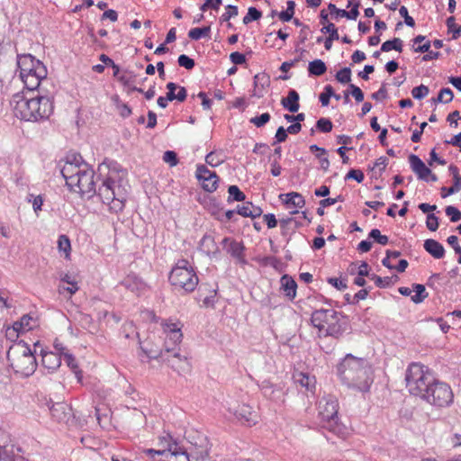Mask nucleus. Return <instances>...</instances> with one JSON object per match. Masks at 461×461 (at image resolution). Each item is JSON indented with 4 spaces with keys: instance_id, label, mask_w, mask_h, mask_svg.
<instances>
[{
    "instance_id": "f257e3e1",
    "label": "nucleus",
    "mask_w": 461,
    "mask_h": 461,
    "mask_svg": "<svg viewBox=\"0 0 461 461\" xmlns=\"http://www.w3.org/2000/svg\"><path fill=\"white\" fill-rule=\"evenodd\" d=\"M126 171L116 161L104 160L99 164L95 173L90 165H83V170L69 189L82 195L92 197L96 194L111 210L120 212L127 199L122 181Z\"/></svg>"
},
{
    "instance_id": "f03ea898",
    "label": "nucleus",
    "mask_w": 461,
    "mask_h": 461,
    "mask_svg": "<svg viewBox=\"0 0 461 461\" xmlns=\"http://www.w3.org/2000/svg\"><path fill=\"white\" fill-rule=\"evenodd\" d=\"M338 375L343 384L361 392H367L373 383V371L368 361L347 354L337 367Z\"/></svg>"
},
{
    "instance_id": "7ed1b4c3",
    "label": "nucleus",
    "mask_w": 461,
    "mask_h": 461,
    "mask_svg": "<svg viewBox=\"0 0 461 461\" xmlns=\"http://www.w3.org/2000/svg\"><path fill=\"white\" fill-rule=\"evenodd\" d=\"M15 105L14 115L21 120L38 122L48 119L53 113V97L43 95L40 92L35 96L27 97L23 95L14 96Z\"/></svg>"
},
{
    "instance_id": "20e7f679",
    "label": "nucleus",
    "mask_w": 461,
    "mask_h": 461,
    "mask_svg": "<svg viewBox=\"0 0 461 461\" xmlns=\"http://www.w3.org/2000/svg\"><path fill=\"white\" fill-rule=\"evenodd\" d=\"M311 322L320 331H324L325 336L339 338L346 331L348 318L342 312L330 309H319L312 312Z\"/></svg>"
},
{
    "instance_id": "39448f33",
    "label": "nucleus",
    "mask_w": 461,
    "mask_h": 461,
    "mask_svg": "<svg viewBox=\"0 0 461 461\" xmlns=\"http://www.w3.org/2000/svg\"><path fill=\"white\" fill-rule=\"evenodd\" d=\"M6 357L13 370L23 376L32 375L37 368L36 357L23 340L13 344Z\"/></svg>"
},
{
    "instance_id": "423d86ee",
    "label": "nucleus",
    "mask_w": 461,
    "mask_h": 461,
    "mask_svg": "<svg viewBox=\"0 0 461 461\" xmlns=\"http://www.w3.org/2000/svg\"><path fill=\"white\" fill-rule=\"evenodd\" d=\"M435 379L429 367L420 363H411L405 373L406 387L409 393L421 399Z\"/></svg>"
},
{
    "instance_id": "0eeeda50",
    "label": "nucleus",
    "mask_w": 461,
    "mask_h": 461,
    "mask_svg": "<svg viewBox=\"0 0 461 461\" xmlns=\"http://www.w3.org/2000/svg\"><path fill=\"white\" fill-rule=\"evenodd\" d=\"M338 411L339 403L334 396L328 395L320 400L319 417L321 426L335 435L343 437L346 428L339 422Z\"/></svg>"
},
{
    "instance_id": "6e6552de",
    "label": "nucleus",
    "mask_w": 461,
    "mask_h": 461,
    "mask_svg": "<svg viewBox=\"0 0 461 461\" xmlns=\"http://www.w3.org/2000/svg\"><path fill=\"white\" fill-rule=\"evenodd\" d=\"M170 284L185 292H193L198 285V276L189 262L180 259L171 270L168 276Z\"/></svg>"
},
{
    "instance_id": "1a4fd4ad",
    "label": "nucleus",
    "mask_w": 461,
    "mask_h": 461,
    "mask_svg": "<svg viewBox=\"0 0 461 461\" xmlns=\"http://www.w3.org/2000/svg\"><path fill=\"white\" fill-rule=\"evenodd\" d=\"M422 399L431 405L445 408L452 404L454 393L448 384L435 379Z\"/></svg>"
},
{
    "instance_id": "9d476101",
    "label": "nucleus",
    "mask_w": 461,
    "mask_h": 461,
    "mask_svg": "<svg viewBox=\"0 0 461 461\" xmlns=\"http://www.w3.org/2000/svg\"><path fill=\"white\" fill-rule=\"evenodd\" d=\"M228 411L242 425L251 427L258 421V413L249 404L241 403L228 408Z\"/></svg>"
},
{
    "instance_id": "9b49d317",
    "label": "nucleus",
    "mask_w": 461,
    "mask_h": 461,
    "mask_svg": "<svg viewBox=\"0 0 461 461\" xmlns=\"http://www.w3.org/2000/svg\"><path fill=\"white\" fill-rule=\"evenodd\" d=\"M190 442L187 461H209L208 442L205 437L198 436L197 441Z\"/></svg>"
},
{
    "instance_id": "f8f14e48",
    "label": "nucleus",
    "mask_w": 461,
    "mask_h": 461,
    "mask_svg": "<svg viewBox=\"0 0 461 461\" xmlns=\"http://www.w3.org/2000/svg\"><path fill=\"white\" fill-rule=\"evenodd\" d=\"M47 74L46 67L38 65V68L33 70L32 76L26 73L20 75V77L28 90L34 91L39 88L41 82L47 78Z\"/></svg>"
},
{
    "instance_id": "ddd939ff",
    "label": "nucleus",
    "mask_w": 461,
    "mask_h": 461,
    "mask_svg": "<svg viewBox=\"0 0 461 461\" xmlns=\"http://www.w3.org/2000/svg\"><path fill=\"white\" fill-rule=\"evenodd\" d=\"M50 402L51 405L48 402L50 412L52 419L57 422L67 423L73 417L72 409L68 403L64 402Z\"/></svg>"
},
{
    "instance_id": "4468645a",
    "label": "nucleus",
    "mask_w": 461,
    "mask_h": 461,
    "mask_svg": "<svg viewBox=\"0 0 461 461\" xmlns=\"http://www.w3.org/2000/svg\"><path fill=\"white\" fill-rule=\"evenodd\" d=\"M163 361L177 372L179 375L188 374L191 372V364L186 357H181L179 353L175 352L172 356L163 358Z\"/></svg>"
},
{
    "instance_id": "2eb2a0df",
    "label": "nucleus",
    "mask_w": 461,
    "mask_h": 461,
    "mask_svg": "<svg viewBox=\"0 0 461 461\" xmlns=\"http://www.w3.org/2000/svg\"><path fill=\"white\" fill-rule=\"evenodd\" d=\"M409 163L411 170L417 175L419 179L429 181V175H431V170L425 165L419 156L411 154L409 156Z\"/></svg>"
},
{
    "instance_id": "dca6fc26",
    "label": "nucleus",
    "mask_w": 461,
    "mask_h": 461,
    "mask_svg": "<svg viewBox=\"0 0 461 461\" xmlns=\"http://www.w3.org/2000/svg\"><path fill=\"white\" fill-rule=\"evenodd\" d=\"M38 65L44 66L41 61L36 59L35 57L31 54L17 56V66L20 70V75L30 73V71L36 69V68H38Z\"/></svg>"
},
{
    "instance_id": "f3484780",
    "label": "nucleus",
    "mask_w": 461,
    "mask_h": 461,
    "mask_svg": "<svg viewBox=\"0 0 461 461\" xmlns=\"http://www.w3.org/2000/svg\"><path fill=\"white\" fill-rule=\"evenodd\" d=\"M221 244L226 248L227 253H229L231 257L237 258L239 261L245 263V247L242 244V242H238L233 239L226 237L222 240Z\"/></svg>"
},
{
    "instance_id": "a211bd4d",
    "label": "nucleus",
    "mask_w": 461,
    "mask_h": 461,
    "mask_svg": "<svg viewBox=\"0 0 461 461\" xmlns=\"http://www.w3.org/2000/svg\"><path fill=\"white\" fill-rule=\"evenodd\" d=\"M120 285L136 294L141 293L146 288L145 283L135 274H129L121 281Z\"/></svg>"
},
{
    "instance_id": "6ab92c4d",
    "label": "nucleus",
    "mask_w": 461,
    "mask_h": 461,
    "mask_svg": "<svg viewBox=\"0 0 461 461\" xmlns=\"http://www.w3.org/2000/svg\"><path fill=\"white\" fill-rule=\"evenodd\" d=\"M83 167L77 166V164L65 163L61 168V175L66 180V185L69 187L75 185V180L78 177L82 172Z\"/></svg>"
},
{
    "instance_id": "aec40b11",
    "label": "nucleus",
    "mask_w": 461,
    "mask_h": 461,
    "mask_svg": "<svg viewBox=\"0 0 461 461\" xmlns=\"http://www.w3.org/2000/svg\"><path fill=\"white\" fill-rule=\"evenodd\" d=\"M424 249L434 258L440 259L445 256V249L441 243L433 239H428L423 244Z\"/></svg>"
},
{
    "instance_id": "412c9836",
    "label": "nucleus",
    "mask_w": 461,
    "mask_h": 461,
    "mask_svg": "<svg viewBox=\"0 0 461 461\" xmlns=\"http://www.w3.org/2000/svg\"><path fill=\"white\" fill-rule=\"evenodd\" d=\"M299 99V94L295 90L291 89L288 92L287 97L282 98L281 104L288 112L297 113L300 108Z\"/></svg>"
},
{
    "instance_id": "4be33fe9",
    "label": "nucleus",
    "mask_w": 461,
    "mask_h": 461,
    "mask_svg": "<svg viewBox=\"0 0 461 461\" xmlns=\"http://www.w3.org/2000/svg\"><path fill=\"white\" fill-rule=\"evenodd\" d=\"M42 366L53 372L61 365V357L54 352H41Z\"/></svg>"
},
{
    "instance_id": "5701e85b",
    "label": "nucleus",
    "mask_w": 461,
    "mask_h": 461,
    "mask_svg": "<svg viewBox=\"0 0 461 461\" xmlns=\"http://www.w3.org/2000/svg\"><path fill=\"white\" fill-rule=\"evenodd\" d=\"M281 287L284 290L285 296L293 301L296 297L297 284L294 279L289 275H284L281 279Z\"/></svg>"
},
{
    "instance_id": "b1692460",
    "label": "nucleus",
    "mask_w": 461,
    "mask_h": 461,
    "mask_svg": "<svg viewBox=\"0 0 461 461\" xmlns=\"http://www.w3.org/2000/svg\"><path fill=\"white\" fill-rule=\"evenodd\" d=\"M237 213L243 217L258 218L262 214V209L253 205L251 202H247L243 205L237 206Z\"/></svg>"
},
{
    "instance_id": "393cba45",
    "label": "nucleus",
    "mask_w": 461,
    "mask_h": 461,
    "mask_svg": "<svg viewBox=\"0 0 461 461\" xmlns=\"http://www.w3.org/2000/svg\"><path fill=\"white\" fill-rule=\"evenodd\" d=\"M79 325L91 334H96L99 330L98 324L94 321L92 316L87 313L79 312L77 318Z\"/></svg>"
},
{
    "instance_id": "a878e982",
    "label": "nucleus",
    "mask_w": 461,
    "mask_h": 461,
    "mask_svg": "<svg viewBox=\"0 0 461 461\" xmlns=\"http://www.w3.org/2000/svg\"><path fill=\"white\" fill-rule=\"evenodd\" d=\"M285 196V200H284V203L288 207H295V208H303L305 205V199L304 197L296 192H291L288 194H282L279 195L281 199Z\"/></svg>"
},
{
    "instance_id": "bb28decb",
    "label": "nucleus",
    "mask_w": 461,
    "mask_h": 461,
    "mask_svg": "<svg viewBox=\"0 0 461 461\" xmlns=\"http://www.w3.org/2000/svg\"><path fill=\"white\" fill-rule=\"evenodd\" d=\"M294 381L305 387L308 391L315 388V378L304 373H298L294 376Z\"/></svg>"
},
{
    "instance_id": "cd10ccee",
    "label": "nucleus",
    "mask_w": 461,
    "mask_h": 461,
    "mask_svg": "<svg viewBox=\"0 0 461 461\" xmlns=\"http://www.w3.org/2000/svg\"><path fill=\"white\" fill-rule=\"evenodd\" d=\"M183 334L181 330H175L167 334L165 339V350L167 352H173L174 347H168V343H172V346H177L182 341Z\"/></svg>"
},
{
    "instance_id": "c85d7f7f",
    "label": "nucleus",
    "mask_w": 461,
    "mask_h": 461,
    "mask_svg": "<svg viewBox=\"0 0 461 461\" xmlns=\"http://www.w3.org/2000/svg\"><path fill=\"white\" fill-rule=\"evenodd\" d=\"M308 71L310 75L320 77L327 71V66L321 59H314L309 63Z\"/></svg>"
},
{
    "instance_id": "c756f323",
    "label": "nucleus",
    "mask_w": 461,
    "mask_h": 461,
    "mask_svg": "<svg viewBox=\"0 0 461 461\" xmlns=\"http://www.w3.org/2000/svg\"><path fill=\"white\" fill-rule=\"evenodd\" d=\"M403 41L400 38H393V40H388L384 41L381 46V50L383 52H388L393 50L402 52V51Z\"/></svg>"
},
{
    "instance_id": "7c9ffc66",
    "label": "nucleus",
    "mask_w": 461,
    "mask_h": 461,
    "mask_svg": "<svg viewBox=\"0 0 461 461\" xmlns=\"http://www.w3.org/2000/svg\"><path fill=\"white\" fill-rule=\"evenodd\" d=\"M15 449L18 452H22L21 447H15L14 445L5 447L0 446V461H14Z\"/></svg>"
},
{
    "instance_id": "2f4dec72",
    "label": "nucleus",
    "mask_w": 461,
    "mask_h": 461,
    "mask_svg": "<svg viewBox=\"0 0 461 461\" xmlns=\"http://www.w3.org/2000/svg\"><path fill=\"white\" fill-rule=\"evenodd\" d=\"M412 288L413 291L415 292V294L411 297V300L414 303H420L428 297V293H426V289L423 285L413 284Z\"/></svg>"
},
{
    "instance_id": "473e14b6",
    "label": "nucleus",
    "mask_w": 461,
    "mask_h": 461,
    "mask_svg": "<svg viewBox=\"0 0 461 461\" xmlns=\"http://www.w3.org/2000/svg\"><path fill=\"white\" fill-rule=\"evenodd\" d=\"M210 32H211L210 26L195 27L189 31L188 37L191 40L198 41L202 38L209 37Z\"/></svg>"
},
{
    "instance_id": "72a5a7b5",
    "label": "nucleus",
    "mask_w": 461,
    "mask_h": 461,
    "mask_svg": "<svg viewBox=\"0 0 461 461\" xmlns=\"http://www.w3.org/2000/svg\"><path fill=\"white\" fill-rule=\"evenodd\" d=\"M229 196L227 199L228 203H231L233 201L236 202H243L246 199L245 194L240 191L239 186L232 185L228 188Z\"/></svg>"
},
{
    "instance_id": "f704fd0d",
    "label": "nucleus",
    "mask_w": 461,
    "mask_h": 461,
    "mask_svg": "<svg viewBox=\"0 0 461 461\" xmlns=\"http://www.w3.org/2000/svg\"><path fill=\"white\" fill-rule=\"evenodd\" d=\"M32 321H34L33 318L25 314L20 319V321H15L14 325L15 326V329H18L21 332H24L31 330L33 328Z\"/></svg>"
},
{
    "instance_id": "c9c22d12",
    "label": "nucleus",
    "mask_w": 461,
    "mask_h": 461,
    "mask_svg": "<svg viewBox=\"0 0 461 461\" xmlns=\"http://www.w3.org/2000/svg\"><path fill=\"white\" fill-rule=\"evenodd\" d=\"M448 170L453 176V185L450 191H456L458 193L461 190V176L459 175V169L456 165L451 164L448 167Z\"/></svg>"
},
{
    "instance_id": "e433bc0d",
    "label": "nucleus",
    "mask_w": 461,
    "mask_h": 461,
    "mask_svg": "<svg viewBox=\"0 0 461 461\" xmlns=\"http://www.w3.org/2000/svg\"><path fill=\"white\" fill-rule=\"evenodd\" d=\"M454 95L449 87L442 88L436 98H432V102L447 104L453 100Z\"/></svg>"
},
{
    "instance_id": "4c0bfd02",
    "label": "nucleus",
    "mask_w": 461,
    "mask_h": 461,
    "mask_svg": "<svg viewBox=\"0 0 461 461\" xmlns=\"http://www.w3.org/2000/svg\"><path fill=\"white\" fill-rule=\"evenodd\" d=\"M64 361L67 366L75 373L77 379H81V370L78 367L76 358L70 353H64Z\"/></svg>"
},
{
    "instance_id": "58836bf2",
    "label": "nucleus",
    "mask_w": 461,
    "mask_h": 461,
    "mask_svg": "<svg viewBox=\"0 0 461 461\" xmlns=\"http://www.w3.org/2000/svg\"><path fill=\"white\" fill-rule=\"evenodd\" d=\"M167 452H169L171 456H175L183 455L187 459L189 447L186 448V447H181L176 441H174L172 443H168L167 453Z\"/></svg>"
},
{
    "instance_id": "ea45409f",
    "label": "nucleus",
    "mask_w": 461,
    "mask_h": 461,
    "mask_svg": "<svg viewBox=\"0 0 461 461\" xmlns=\"http://www.w3.org/2000/svg\"><path fill=\"white\" fill-rule=\"evenodd\" d=\"M287 8L278 14V17L283 22H289L293 19L294 14L295 3L293 0H289L286 3Z\"/></svg>"
},
{
    "instance_id": "a19ab883",
    "label": "nucleus",
    "mask_w": 461,
    "mask_h": 461,
    "mask_svg": "<svg viewBox=\"0 0 461 461\" xmlns=\"http://www.w3.org/2000/svg\"><path fill=\"white\" fill-rule=\"evenodd\" d=\"M195 176L201 183L203 180H206L208 177H216V173L211 171L204 165H198L195 172Z\"/></svg>"
},
{
    "instance_id": "79ce46f5",
    "label": "nucleus",
    "mask_w": 461,
    "mask_h": 461,
    "mask_svg": "<svg viewBox=\"0 0 461 461\" xmlns=\"http://www.w3.org/2000/svg\"><path fill=\"white\" fill-rule=\"evenodd\" d=\"M262 17V12L258 10L256 7L250 6L248 9L247 14L243 17V23L249 24L253 21H258Z\"/></svg>"
},
{
    "instance_id": "37998d69",
    "label": "nucleus",
    "mask_w": 461,
    "mask_h": 461,
    "mask_svg": "<svg viewBox=\"0 0 461 461\" xmlns=\"http://www.w3.org/2000/svg\"><path fill=\"white\" fill-rule=\"evenodd\" d=\"M58 248L59 251H63L65 253V258H68L69 257V253L71 250V244L68 237L67 235H60L58 240Z\"/></svg>"
},
{
    "instance_id": "c03bdc74",
    "label": "nucleus",
    "mask_w": 461,
    "mask_h": 461,
    "mask_svg": "<svg viewBox=\"0 0 461 461\" xmlns=\"http://www.w3.org/2000/svg\"><path fill=\"white\" fill-rule=\"evenodd\" d=\"M335 78L340 84H348L351 81V69L350 68H343L337 72Z\"/></svg>"
},
{
    "instance_id": "a18cd8bd",
    "label": "nucleus",
    "mask_w": 461,
    "mask_h": 461,
    "mask_svg": "<svg viewBox=\"0 0 461 461\" xmlns=\"http://www.w3.org/2000/svg\"><path fill=\"white\" fill-rule=\"evenodd\" d=\"M218 182H219V177L216 175V177H212V176L208 177V178H206V180H203L201 182V184H202V187L203 188V190H205L206 192H209V193H212L217 189Z\"/></svg>"
},
{
    "instance_id": "49530a36",
    "label": "nucleus",
    "mask_w": 461,
    "mask_h": 461,
    "mask_svg": "<svg viewBox=\"0 0 461 461\" xmlns=\"http://www.w3.org/2000/svg\"><path fill=\"white\" fill-rule=\"evenodd\" d=\"M368 238L373 239L375 242L380 245H386L389 241V239L386 235H382L378 229H373L368 233Z\"/></svg>"
},
{
    "instance_id": "de8ad7c7",
    "label": "nucleus",
    "mask_w": 461,
    "mask_h": 461,
    "mask_svg": "<svg viewBox=\"0 0 461 461\" xmlns=\"http://www.w3.org/2000/svg\"><path fill=\"white\" fill-rule=\"evenodd\" d=\"M334 95V89L330 85H327L324 87V91L320 95L319 99L322 106H328L330 99Z\"/></svg>"
},
{
    "instance_id": "09e8293b",
    "label": "nucleus",
    "mask_w": 461,
    "mask_h": 461,
    "mask_svg": "<svg viewBox=\"0 0 461 461\" xmlns=\"http://www.w3.org/2000/svg\"><path fill=\"white\" fill-rule=\"evenodd\" d=\"M333 124L328 118H321L316 122V128L318 131L323 133H328L332 131Z\"/></svg>"
},
{
    "instance_id": "8fccbe9b",
    "label": "nucleus",
    "mask_w": 461,
    "mask_h": 461,
    "mask_svg": "<svg viewBox=\"0 0 461 461\" xmlns=\"http://www.w3.org/2000/svg\"><path fill=\"white\" fill-rule=\"evenodd\" d=\"M114 102L116 108L122 117L126 118L131 114V107L127 104L122 103L118 96L114 98Z\"/></svg>"
},
{
    "instance_id": "3c124183",
    "label": "nucleus",
    "mask_w": 461,
    "mask_h": 461,
    "mask_svg": "<svg viewBox=\"0 0 461 461\" xmlns=\"http://www.w3.org/2000/svg\"><path fill=\"white\" fill-rule=\"evenodd\" d=\"M178 65L185 69L191 70L194 68L195 62L185 54H181L177 59Z\"/></svg>"
},
{
    "instance_id": "603ef678",
    "label": "nucleus",
    "mask_w": 461,
    "mask_h": 461,
    "mask_svg": "<svg viewBox=\"0 0 461 461\" xmlns=\"http://www.w3.org/2000/svg\"><path fill=\"white\" fill-rule=\"evenodd\" d=\"M429 89L427 86L420 85L412 88L411 95L414 99L420 100L429 95Z\"/></svg>"
},
{
    "instance_id": "864d4df0",
    "label": "nucleus",
    "mask_w": 461,
    "mask_h": 461,
    "mask_svg": "<svg viewBox=\"0 0 461 461\" xmlns=\"http://www.w3.org/2000/svg\"><path fill=\"white\" fill-rule=\"evenodd\" d=\"M270 114L268 113H264L259 116H255L250 119V122L253 123L256 127L260 128L263 127L270 121Z\"/></svg>"
},
{
    "instance_id": "5fc2aeb1",
    "label": "nucleus",
    "mask_w": 461,
    "mask_h": 461,
    "mask_svg": "<svg viewBox=\"0 0 461 461\" xmlns=\"http://www.w3.org/2000/svg\"><path fill=\"white\" fill-rule=\"evenodd\" d=\"M445 212L450 217L452 222H457L461 220V212L456 207L448 205L446 207Z\"/></svg>"
},
{
    "instance_id": "6e6d98bb",
    "label": "nucleus",
    "mask_w": 461,
    "mask_h": 461,
    "mask_svg": "<svg viewBox=\"0 0 461 461\" xmlns=\"http://www.w3.org/2000/svg\"><path fill=\"white\" fill-rule=\"evenodd\" d=\"M370 279L373 280L375 285L379 288L390 287L391 279H389L387 276L381 277L375 274H372Z\"/></svg>"
},
{
    "instance_id": "4d7b16f0",
    "label": "nucleus",
    "mask_w": 461,
    "mask_h": 461,
    "mask_svg": "<svg viewBox=\"0 0 461 461\" xmlns=\"http://www.w3.org/2000/svg\"><path fill=\"white\" fill-rule=\"evenodd\" d=\"M205 162L211 167H215L223 162V158H220L215 152L212 151L206 155Z\"/></svg>"
},
{
    "instance_id": "13d9d810",
    "label": "nucleus",
    "mask_w": 461,
    "mask_h": 461,
    "mask_svg": "<svg viewBox=\"0 0 461 461\" xmlns=\"http://www.w3.org/2000/svg\"><path fill=\"white\" fill-rule=\"evenodd\" d=\"M321 32L322 33H329V37H330L331 39H336V40L339 39V36L338 33V29L335 27L334 23H328L326 25H324L321 29Z\"/></svg>"
},
{
    "instance_id": "bf43d9fd",
    "label": "nucleus",
    "mask_w": 461,
    "mask_h": 461,
    "mask_svg": "<svg viewBox=\"0 0 461 461\" xmlns=\"http://www.w3.org/2000/svg\"><path fill=\"white\" fill-rule=\"evenodd\" d=\"M135 75L126 76L125 74L120 75L118 77V81L125 87H128V93H131V88L134 83Z\"/></svg>"
},
{
    "instance_id": "052dcab7",
    "label": "nucleus",
    "mask_w": 461,
    "mask_h": 461,
    "mask_svg": "<svg viewBox=\"0 0 461 461\" xmlns=\"http://www.w3.org/2000/svg\"><path fill=\"white\" fill-rule=\"evenodd\" d=\"M226 8L227 12H225L221 17L222 22H229L230 18L237 16L239 14L238 7L236 5H228Z\"/></svg>"
},
{
    "instance_id": "680f3d73",
    "label": "nucleus",
    "mask_w": 461,
    "mask_h": 461,
    "mask_svg": "<svg viewBox=\"0 0 461 461\" xmlns=\"http://www.w3.org/2000/svg\"><path fill=\"white\" fill-rule=\"evenodd\" d=\"M438 218L434 213L427 215L426 226L430 231H436L438 229Z\"/></svg>"
},
{
    "instance_id": "e2e57ef3",
    "label": "nucleus",
    "mask_w": 461,
    "mask_h": 461,
    "mask_svg": "<svg viewBox=\"0 0 461 461\" xmlns=\"http://www.w3.org/2000/svg\"><path fill=\"white\" fill-rule=\"evenodd\" d=\"M365 178L364 173L360 169H350L345 176V179H354L357 183H362Z\"/></svg>"
},
{
    "instance_id": "0e129e2a",
    "label": "nucleus",
    "mask_w": 461,
    "mask_h": 461,
    "mask_svg": "<svg viewBox=\"0 0 461 461\" xmlns=\"http://www.w3.org/2000/svg\"><path fill=\"white\" fill-rule=\"evenodd\" d=\"M235 213H237V209L228 210L227 212L221 215H216V212H212V215L221 222H227L232 220Z\"/></svg>"
},
{
    "instance_id": "69168bd1",
    "label": "nucleus",
    "mask_w": 461,
    "mask_h": 461,
    "mask_svg": "<svg viewBox=\"0 0 461 461\" xmlns=\"http://www.w3.org/2000/svg\"><path fill=\"white\" fill-rule=\"evenodd\" d=\"M163 160L171 167H174L178 163L177 155L173 150H167L164 152Z\"/></svg>"
},
{
    "instance_id": "338daca9",
    "label": "nucleus",
    "mask_w": 461,
    "mask_h": 461,
    "mask_svg": "<svg viewBox=\"0 0 461 461\" xmlns=\"http://www.w3.org/2000/svg\"><path fill=\"white\" fill-rule=\"evenodd\" d=\"M327 282L339 291H343L348 287L345 280L337 277H329Z\"/></svg>"
},
{
    "instance_id": "774afa93",
    "label": "nucleus",
    "mask_w": 461,
    "mask_h": 461,
    "mask_svg": "<svg viewBox=\"0 0 461 461\" xmlns=\"http://www.w3.org/2000/svg\"><path fill=\"white\" fill-rule=\"evenodd\" d=\"M222 0H206L204 4L200 6L202 12H205L208 8L218 10L221 5Z\"/></svg>"
}]
</instances>
